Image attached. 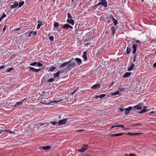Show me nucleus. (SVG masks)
Instances as JSON below:
<instances>
[{
	"instance_id": "nucleus-55",
	"label": "nucleus",
	"mask_w": 156,
	"mask_h": 156,
	"mask_svg": "<svg viewBox=\"0 0 156 156\" xmlns=\"http://www.w3.org/2000/svg\"><path fill=\"white\" fill-rule=\"evenodd\" d=\"M136 55H135V56L133 58V62H135L136 61Z\"/></svg>"
},
{
	"instance_id": "nucleus-61",
	"label": "nucleus",
	"mask_w": 156,
	"mask_h": 156,
	"mask_svg": "<svg viewBox=\"0 0 156 156\" xmlns=\"http://www.w3.org/2000/svg\"><path fill=\"white\" fill-rule=\"evenodd\" d=\"M31 34H30H30H29V35L28 36V37H31Z\"/></svg>"
},
{
	"instance_id": "nucleus-12",
	"label": "nucleus",
	"mask_w": 156,
	"mask_h": 156,
	"mask_svg": "<svg viewBox=\"0 0 156 156\" xmlns=\"http://www.w3.org/2000/svg\"><path fill=\"white\" fill-rule=\"evenodd\" d=\"M74 59L76 61L77 64L78 65L80 66L82 63V61L80 58H76Z\"/></svg>"
},
{
	"instance_id": "nucleus-40",
	"label": "nucleus",
	"mask_w": 156,
	"mask_h": 156,
	"mask_svg": "<svg viewBox=\"0 0 156 156\" xmlns=\"http://www.w3.org/2000/svg\"><path fill=\"white\" fill-rule=\"evenodd\" d=\"M106 96V94H101L99 95V97L101 98H103L105 97Z\"/></svg>"
},
{
	"instance_id": "nucleus-42",
	"label": "nucleus",
	"mask_w": 156,
	"mask_h": 156,
	"mask_svg": "<svg viewBox=\"0 0 156 156\" xmlns=\"http://www.w3.org/2000/svg\"><path fill=\"white\" fill-rule=\"evenodd\" d=\"M45 92H42V93L41 94L40 96L42 97H44L46 96L45 95Z\"/></svg>"
},
{
	"instance_id": "nucleus-29",
	"label": "nucleus",
	"mask_w": 156,
	"mask_h": 156,
	"mask_svg": "<svg viewBox=\"0 0 156 156\" xmlns=\"http://www.w3.org/2000/svg\"><path fill=\"white\" fill-rule=\"evenodd\" d=\"M115 29H116L114 28V27H112L111 28L110 30H111L112 32V35H113L115 33Z\"/></svg>"
},
{
	"instance_id": "nucleus-53",
	"label": "nucleus",
	"mask_w": 156,
	"mask_h": 156,
	"mask_svg": "<svg viewBox=\"0 0 156 156\" xmlns=\"http://www.w3.org/2000/svg\"><path fill=\"white\" fill-rule=\"evenodd\" d=\"M6 26H5L3 28V31L4 32L5 31L6 29Z\"/></svg>"
},
{
	"instance_id": "nucleus-34",
	"label": "nucleus",
	"mask_w": 156,
	"mask_h": 156,
	"mask_svg": "<svg viewBox=\"0 0 156 156\" xmlns=\"http://www.w3.org/2000/svg\"><path fill=\"white\" fill-rule=\"evenodd\" d=\"M55 80V78H51L49 79H48V83H51L53 82Z\"/></svg>"
},
{
	"instance_id": "nucleus-28",
	"label": "nucleus",
	"mask_w": 156,
	"mask_h": 156,
	"mask_svg": "<svg viewBox=\"0 0 156 156\" xmlns=\"http://www.w3.org/2000/svg\"><path fill=\"white\" fill-rule=\"evenodd\" d=\"M112 19L113 20V23L114 24V25H116V24L118 23L117 20H116L115 19L112 15Z\"/></svg>"
},
{
	"instance_id": "nucleus-24",
	"label": "nucleus",
	"mask_w": 156,
	"mask_h": 156,
	"mask_svg": "<svg viewBox=\"0 0 156 156\" xmlns=\"http://www.w3.org/2000/svg\"><path fill=\"white\" fill-rule=\"evenodd\" d=\"M68 71L66 70V68L65 69H62V70L58 71L57 72L58 73V74L59 75L60 74H61L63 73H67Z\"/></svg>"
},
{
	"instance_id": "nucleus-60",
	"label": "nucleus",
	"mask_w": 156,
	"mask_h": 156,
	"mask_svg": "<svg viewBox=\"0 0 156 156\" xmlns=\"http://www.w3.org/2000/svg\"><path fill=\"white\" fill-rule=\"evenodd\" d=\"M155 112H154V111H152V112H150V114H153V113H154Z\"/></svg>"
},
{
	"instance_id": "nucleus-31",
	"label": "nucleus",
	"mask_w": 156,
	"mask_h": 156,
	"mask_svg": "<svg viewBox=\"0 0 156 156\" xmlns=\"http://www.w3.org/2000/svg\"><path fill=\"white\" fill-rule=\"evenodd\" d=\"M24 1H21V2H20L19 3H18L19 7L20 8L21 7H22L24 4Z\"/></svg>"
},
{
	"instance_id": "nucleus-18",
	"label": "nucleus",
	"mask_w": 156,
	"mask_h": 156,
	"mask_svg": "<svg viewBox=\"0 0 156 156\" xmlns=\"http://www.w3.org/2000/svg\"><path fill=\"white\" fill-rule=\"evenodd\" d=\"M16 2L15 1V3L13 5H11L10 7L11 9H12L16 8L18 6V3H16Z\"/></svg>"
},
{
	"instance_id": "nucleus-54",
	"label": "nucleus",
	"mask_w": 156,
	"mask_h": 156,
	"mask_svg": "<svg viewBox=\"0 0 156 156\" xmlns=\"http://www.w3.org/2000/svg\"><path fill=\"white\" fill-rule=\"evenodd\" d=\"M114 82H112L111 84H110V86H109L108 87L109 88L110 87L112 86L113 84H114Z\"/></svg>"
},
{
	"instance_id": "nucleus-47",
	"label": "nucleus",
	"mask_w": 156,
	"mask_h": 156,
	"mask_svg": "<svg viewBox=\"0 0 156 156\" xmlns=\"http://www.w3.org/2000/svg\"><path fill=\"white\" fill-rule=\"evenodd\" d=\"M6 16V15L5 13H3L2 16H1V17L3 19Z\"/></svg>"
},
{
	"instance_id": "nucleus-39",
	"label": "nucleus",
	"mask_w": 156,
	"mask_h": 156,
	"mask_svg": "<svg viewBox=\"0 0 156 156\" xmlns=\"http://www.w3.org/2000/svg\"><path fill=\"white\" fill-rule=\"evenodd\" d=\"M120 94L119 93V92L118 91H117L112 93L111 94L112 95H114Z\"/></svg>"
},
{
	"instance_id": "nucleus-50",
	"label": "nucleus",
	"mask_w": 156,
	"mask_h": 156,
	"mask_svg": "<svg viewBox=\"0 0 156 156\" xmlns=\"http://www.w3.org/2000/svg\"><path fill=\"white\" fill-rule=\"evenodd\" d=\"M101 1V2H104V3H106V4L107 5V2L106 1V0H99Z\"/></svg>"
},
{
	"instance_id": "nucleus-10",
	"label": "nucleus",
	"mask_w": 156,
	"mask_h": 156,
	"mask_svg": "<svg viewBox=\"0 0 156 156\" xmlns=\"http://www.w3.org/2000/svg\"><path fill=\"white\" fill-rule=\"evenodd\" d=\"M56 67L55 66H51L50 67H48L46 68V70H48L49 72H51L53 71L56 69Z\"/></svg>"
},
{
	"instance_id": "nucleus-1",
	"label": "nucleus",
	"mask_w": 156,
	"mask_h": 156,
	"mask_svg": "<svg viewBox=\"0 0 156 156\" xmlns=\"http://www.w3.org/2000/svg\"><path fill=\"white\" fill-rule=\"evenodd\" d=\"M140 42V41L139 40H136L135 41H133L132 42V48H133V54H135L136 51V48L137 47V44H136L139 43Z\"/></svg>"
},
{
	"instance_id": "nucleus-8",
	"label": "nucleus",
	"mask_w": 156,
	"mask_h": 156,
	"mask_svg": "<svg viewBox=\"0 0 156 156\" xmlns=\"http://www.w3.org/2000/svg\"><path fill=\"white\" fill-rule=\"evenodd\" d=\"M124 134H125L126 135H129L130 136H133L135 135H139L141 134V133H124Z\"/></svg>"
},
{
	"instance_id": "nucleus-19",
	"label": "nucleus",
	"mask_w": 156,
	"mask_h": 156,
	"mask_svg": "<svg viewBox=\"0 0 156 156\" xmlns=\"http://www.w3.org/2000/svg\"><path fill=\"white\" fill-rule=\"evenodd\" d=\"M124 134V133H119L112 134L110 135L111 137L118 136H121Z\"/></svg>"
},
{
	"instance_id": "nucleus-56",
	"label": "nucleus",
	"mask_w": 156,
	"mask_h": 156,
	"mask_svg": "<svg viewBox=\"0 0 156 156\" xmlns=\"http://www.w3.org/2000/svg\"><path fill=\"white\" fill-rule=\"evenodd\" d=\"M153 66L154 68L156 67V62H155L153 65Z\"/></svg>"
},
{
	"instance_id": "nucleus-2",
	"label": "nucleus",
	"mask_w": 156,
	"mask_h": 156,
	"mask_svg": "<svg viewBox=\"0 0 156 156\" xmlns=\"http://www.w3.org/2000/svg\"><path fill=\"white\" fill-rule=\"evenodd\" d=\"M71 62L68 64L67 66L66 70L69 71L72 68H74L76 66V63L74 62Z\"/></svg>"
},
{
	"instance_id": "nucleus-59",
	"label": "nucleus",
	"mask_w": 156,
	"mask_h": 156,
	"mask_svg": "<svg viewBox=\"0 0 156 156\" xmlns=\"http://www.w3.org/2000/svg\"><path fill=\"white\" fill-rule=\"evenodd\" d=\"M77 89L76 90L74 91L72 93V95H73L76 92V91Z\"/></svg>"
},
{
	"instance_id": "nucleus-15",
	"label": "nucleus",
	"mask_w": 156,
	"mask_h": 156,
	"mask_svg": "<svg viewBox=\"0 0 156 156\" xmlns=\"http://www.w3.org/2000/svg\"><path fill=\"white\" fill-rule=\"evenodd\" d=\"M72 59H73L72 58V59H71L68 62H67L63 63H62V64L60 66V68H62L64 67L66 65H68V64L69 63L71 62V60Z\"/></svg>"
},
{
	"instance_id": "nucleus-4",
	"label": "nucleus",
	"mask_w": 156,
	"mask_h": 156,
	"mask_svg": "<svg viewBox=\"0 0 156 156\" xmlns=\"http://www.w3.org/2000/svg\"><path fill=\"white\" fill-rule=\"evenodd\" d=\"M88 145L87 144L84 145L81 148L78 149L77 151L79 152L82 153L88 149Z\"/></svg>"
},
{
	"instance_id": "nucleus-25",
	"label": "nucleus",
	"mask_w": 156,
	"mask_h": 156,
	"mask_svg": "<svg viewBox=\"0 0 156 156\" xmlns=\"http://www.w3.org/2000/svg\"><path fill=\"white\" fill-rule=\"evenodd\" d=\"M131 74V73L130 72H126L123 75V77L124 78H126L130 76Z\"/></svg>"
},
{
	"instance_id": "nucleus-36",
	"label": "nucleus",
	"mask_w": 156,
	"mask_h": 156,
	"mask_svg": "<svg viewBox=\"0 0 156 156\" xmlns=\"http://www.w3.org/2000/svg\"><path fill=\"white\" fill-rule=\"evenodd\" d=\"M13 68H10L8 69H7L6 70V72L7 73H8L10 72L12 69H13Z\"/></svg>"
},
{
	"instance_id": "nucleus-27",
	"label": "nucleus",
	"mask_w": 156,
	"mask_h": 156,
	"mask_svg": "<svg viewBox=\"0 0 156 156\" xmlns=\"http://www.w3.org/2000/svg\"><path fill=\"white\" fill-rule=\"evenodd\" d=\"M2 131H4L5 132L8 133L10 134L15 133L13 131H11L10 130H1Z\"/></svg>"
},
{
	"instance_id": "nucleus-41",
	"label": "nucleus",
	"mask_w": 156,
	"mask_h": 156,
	"mask_svg": "<svg viewBox=\"0 0 156 156\" xmlns=\"http://www.w3.org/2000/svg\"><path fill=\"white\" fill-rule=\"evenodd\" d=\"M43 66V65L41 64V63H40V62H37V66H38V67H39V66Z\"/></svg>"
},
{
	"instance_id": "nucleus-63",
	"label": "nucleus",
	"mask_w": 156,
	"mask_h": 156,
	"mask_svg": "<svg viewBox=\"0 0 156 156\" xmlns=\"http://www.w3.org/2000/svg\"><path fill=\"white\" fill-rule=\"evenodd\" d=\"M3 19V18H2L1 17L0 18V22Z\"/></svg>"
},
{
	"instance_id": "nucleus-16",
	"label": "nucleus",
	"mask_w": 156,
	"mask_h": 156,
	"mask_svg": "<svg viewBox=\"0 0 156 156\" xmlns=\"http://www.w3.org/2000/svg\"><path fill=\"white\" fill-rule=\"evenodd\" d=\"M29 68L30 69V71L31 70H33L34 72H39V71H41V69H35V68H34L33 67H30V66H29Z\"/></svg>"
},
{
	"instance_id": "nucleus-17",
	"label": "nucleus",
	"mask_w": 156,
	"mask_h": 156,
	"mask_svg": "<svg viewBox=\"0 0 156 156\" xmlns=\"http://www.w3.org/2000/svg\"><path fill=\"white\" fill-rule=\"evenodd\" d=\"M67 22L69 24H71L72 25H73L74 24V20L72 19H67Z\"/></svg>"
},
{
	"instance_id": "nucleus-22",
	"label": "nucleus",
	"mask_w": 156,
	"mask_h": 156,
	"mask_svg": "<svg viewBox=\"0 0 156 156\" xmlns=\"http://www.w3.org/2000/svg\"><path fill=\"white\" fill-rule=\"evenodd\" d=\"M100 84H95L93 86H92L90 88L91 89H95L97 88H99L100 87Z\"/></svg>"
},
{
	"instance_id": "nucleus-3",
	"label": "nucleus",
	"mask_w": 156,
	"mask_h": 156,
	"mask_svg": "<svg viewBox=\"0 0 156 156\" xmlns=\"http://www.w3.org/2000/svg\"><path fill=\"white\" fill-rule=\"evenodd\" d=\"M49 77V74L45 75L43 78L41 80V83L43 84H47L48 83V81Z\"/></svg>"
},
{
	"instance_id": "nucleus-11",
	"label": "nucleus",
	"mask_w": 156,
	"mask_h": 156,
	"mask_svg": "<svg viewBox=\"0 0 156 156\" xmlns=\"http://www.w3.org/2000/svg\"><path fill=\"white\" fill-rule=\"evenodd\" d=\"M132 109V107L131 106H129L127 108H126L124 109L125 114L126 115H127L129 113L130 111Z\"/></svg>"
},
{
	"instance_id": "nucleus-51",
	"label": "nucleus",
	"mask_w": 156,
	"mask_h": 156,
	"mask_svg": "<svg viewBox=\"0 0 156 156\" xmlns=\"http://www.w3.org/2000/svg\"><path fill=\"white\" fill-rule=\"evenodd\" d=\"M123 90V89L121 88H120V87H119V88L118 89V91L119 92H119Z\"/></svg>"
},
{
	"instance_id": "nucleus-45",
	"label": "nucleus",
	"mask_w": 156,
	"mask_h": 156,
	"mask_svg": "<svg viewBox=\"0 0 156 156\" xmlns=\"http://www.w3.org/2000/svg\"><path fill=\"white\" fill-rule=\"evenodd\" d=\"M57 122L56 121L52 122H50V123L52 124L53 125H55L57 124Z\"/></svg>"
},
{
	"instance_id": "nucleus-52",
	"label": "nucleus",
	"mask_w": 156,
	"mask_h": 156,
	"mask_svg": "<svg viewBox=\"0 0 156 156\" xmlns=\"http://www.w3.org/2000/svg\"><path fill=\"white\" fill-rule=\"evenodd\" d=\"M119 109L121 112H122L124 111V109L123 108H119Z\"/></svg>"
},
{
	"instance_id": "nucleus-38",
	"label": "nucleus",
	"mask_w": 156,
	"mask_h": 156,
	"mask_svg": "<svg viewBox=\"0 0 156 156\" xmlns=\"http://www.w3.org/2000/svg\"><path fill=\"white\" fill-rule=\"evenodd\" d=\"M67 17L68 18V19H72V16H71V15L70 13H68L67 14Z\"/></svg>"
},
{
	"instance_id": "nucleus-49",
	"label": "nucleus",
	"mask_w": 156,
	"mask_h": 156,
	"mask_svg": "<svg viewBox=\"0 0 156 156\" xmlns=\"http://www.w3.org/2000/svg\"><path fill=\"white\" fill-rule=\"evenodd\" d=\"M62 100H59L58 101H56V100H55V101H54L53 102H52L55 103H58L59 101H62Z\"/></svg>"
},
{
	"instance_id": "nucleus-35",
	"label": "nucleus",
	"mask_w": 156,
	"mask_h": 156,
	"mask_svg": "<svg viewBox=\"0 0 156 156\" xmlns=\"http://www.w3.org/2000/svg\"><path fill=\"white\" fill-rule=\"evenodd\" d=\"M50 33H49V34H48V36H49V39L51 41H52L54 39V37L53 36H50Z\"/></svg>"
},
{
	"instance_id": "nucleus-44",
	"label": "nucleus",
	"mask_w": 156,
	"mask_h": 156,
	"mask_svg": "<svg viewBox=\"0 0 156 156\" xmlns=\"http://www.w3.org/2000/svg\"><path fill=\"white\" fill-rule=\"evenodd\" d=\"M116 127H121L123 128H124V126L123 125H117L115 126Z\"/></svg>"
},
{
	"instance_id": "nucleus-46",
	"label": "nucleus",
	"mask_w": 156,
	"mask_h": 156,
	"mask_svg": "<svg viewBox=\"0 0 156 156\" xmlns=\"http://www.w3.org/2000/svg\"><path fill=\"white\" fill-rule=\"evenodd\" d=\"M129 156H137V155L133 153H130L129 154Z\"/></svg>"
},
{
	"instance_id": "nucleus-26",
	"label": "nucleus",
	"mask_w": 156,
	"mask_h": 156,
	"mask_svg": "<svg viewBox=\"0 0 156 156\" xmlns=\"http://www.w3.org/2000/svg\"><path fill=\"white\" fill-rule=\"evenodd\" d=\"M134 64L133 63H132V64L130 66V67L128 68L127 70L128 71H131L132 70H133V69L134 67Z\"/></svg>"
},
{
	"instance_id": "nucleus-57",
	"label": "nucleus",
	"mask_w": 156,
	"mask_h": 156,
	"mask_svg": "<svg viewBox=\"0 0 156 156\" xmlns=\"http://www.w3.org/2000/svg\"><path fill=\"white\" fill-rule=\"evenodd\" d=\"M95 98L96 99H97L98 98H100L99 97V95L98 96V95H96L95 96Z\"/></svg>"
},
{
	"instance_id": "nucleus-32",
	"label": "nucleus",
	"mask_w": 156,
	"mask_h": 156,
	"mask_svg": "<svg viewBox=\"0 0 156 156\" xmlns=\"http://www.w3.org/2000/svg\"><path fill=\"white\" fill-rule=\"evenodd\" d=\"M131 50V48L128 47H127L126 50V52L127 54H129L130 53Z\"/></svg>"
},
{
	"instance_id": "nucleus-20",
	"label": "nucleus",
	"mask_w": 156,
	"mask_h": 156,
	"mask_svg": "<svg viewBox=\"0 0 156 156\" xmlns=\"http://www.w3.org/2000/svg\"><path fill=\"white\" fill-rule=\"evenodd\" d=\"M37 23L38 24L36 28L37 29H40L41 26L43 25V24L42 23V21L40 20H38V21Z\"/></svg>"
},
{
	"instance_id": "nucleus-5",
	"label": "nucleus",
	"mask_w": 156,
	"mask_h": 156,
	"mask_svg": "<svg viewBox=\"0 0 156 156\" xmlns=\"http://www.w3.org/2000/svg\"><path fill=\"white\" fill-rule=\"evenodd\" d=\"M100 5H101L105 8L107 6V5L106 4V3L104 2H99L97 5H95L93 6L94 9L95 10L96 9L98 6Z\"/></svg>"
},
{
	"instance_id": "nucleus-64",
	"label": "nucleus",
	"mask_w": 156,
	"mask_h": 156,
	"mask_svg": "<svg viewBox=\"0 0 156 156\" xmlns=\"http://www.w3.org/2000/svg\"><path fill=\"white\" fill-rule=\"evenodd\" d=\"M125 156H129L128 155H127V154H125Z\"/></svg>"
},
{
	"instance_id": "nucleus-37",
	"label": "nucleus",
	"mask_w": 156,
	"mask_h": 156,
	"mask_svg": "<svg viewBox=\"0 0 156 156\" xmlns=\"http://www.w3.org/2000/svg\"><path fill=\"white\" fill-rule=\"evenodd\" d=\"M37 64V62H34L33 63H30V65L31 66H35Z\"/></svg>"
},
{
	"instance_id": "nucleus-13",
	"label": "nucleus",
	"mask_w": 156,
	"mask_h": 156,
	"mask_svg": "<svg viewBox=\"0 0 156 156\" xmlns=\"http://www.w3.org/2000/svg\"><path fill=\"white\" fill-rule=\"evenodd\" d=\"M147 108V106L144 107V108L141 110L138 113L140 114H142L150 110V109H147L145 108Z\"/></svg>"
},
{
	"instance_id": "nucleus-6",
	"label": "nucleus",
	"mask_w": 156,
	"mask_h": 156,
	"mask_svg": "<svg viewBox=\"0 0 156 156\" xmlns=\"http://www.w3.org/2000/svg\"><path fill=\"white\" fill-rule=\"evenodd\" d=\"M143 106V105L142 104L139 103L136 105L132 107V109H136L137 110H140L142 108Z\"/></svg>"
},
{
	"instance_id": "nucleus-14",
	"label": "nucleus",
	"mask_w": 156,
	"mask_h": 156,
	"mask_svg": "<svg viewBox=\"0 0 156 156\" xmlns=\"http://www.w3.org/2000/svg\"><path fill=\"white\" fill-rule=\"evenodd\" d=\"M87 51H85L83 52V55H82V57L83 58V60L84 61H86L87 60Z\"/></svg>"
},
{
	"instance_id": "nucleus-33",
	"label": "nucleus",
	"mask_w": 156,
	"mask_h": 156,
	"mask_svg": "<svg viewBox=\"0 0 156 156\" xmlns=\"http://www.w3.org/2000/svg\"><path fill=\"white\" fill-rule=\"evenodd\" d=\"M53 75L54 77L55 78H57V77L59 76V75L58 74V73H57V72L56 73L54 74H53Z\"/></svg>"
},
{
	"instance_id": "nucleus-9",
	"label": "nucleus",
	"mask_w": 156,
	"mask_h": 156,
	"mask_svg": "<svg viewBox=\"0 0 156 156\" xmlns=\"http://www.w3.org/2000/svg\"><path fill=\"white\" fill-rule=\"evenodd\" d=\"M62 28L65 29L66 30H68L69 28H70L72 29H73V27L68 24L66 23L63 25L62 27Z\"/></svg>"
},
{
	"instance_id": "nucleus-58",
	"label": "nucleus",
	"mask_w": 156,
	"mask_h": 156,
	"mask_svg": "<svg viewBox=\"0 0 156 156\" xmlns=\"http://www.w3.org/2000/svg\"><path fill=\"white\" fill-rule=\"evenodd\" d=\"M5 66H4V65H2V66H1L0 67V69L3 68Z\"/></svg>"
},
{
	"instance_id": "nucleus-48",
	"label": "nucleus",
	"mask_w": 156,
	"mask_h": 156,
	"mask_svg": "<svg viewBox=\"0 0 156 156\" xmlns=\"http://www.w3.org/2000/svg\"><path fill=\"white\" fill-rule=\"evenodd\" d=\"M21 27H18V28H16L15 29L14 31H16L19 30H20L21 29Z\"/></svg>"
},
{
	"instance_id": "nucleus-30",
	"label": "nucleus",
	"mask_w": 156,
	"mask_h": 156,
	"mask_svg": "<svg viewBox=\"0 0 156 156\" xmlns=\"http://www.w3.org/2000/svg\"><path fill=\"white\" fill-rule=\"evenodd\" d=\"M51 148V146H47L42 147V149L43 150H48Z\"/></svg>"
},
{
	"instance_id": "nucleus-23",
	"label": "nucleus",
	"mask_w": 156,
	"mask_h": 156,
	"mask_svg": "<svg viewBox=\"0 0 156 156\" xmlns=\"http://www.w3.org/2000/svg\"><path fill=\"white\" fill-rule=\"evenodd\" d=\"M59 25L58 22L55 21L54 23L53 26L54 28H56L57 29H58V27Z\"/></svg>"
},
{
	"instance_id": "nucleus-43",
	"label": "nucleus",
	"mask_w": 156,
	"mask_h": 156,
	"mask_svg": "<svg viewBox=\"0 0 156 156\" xmlns=\"http://www.w3.org/2000/svg\"><path fill=\"white\" fill-rule=\"evenodd\" d=\"M30 34H32L33 35H36L37 34V31H31Z\"/></svg>"
},
{
	"instance_id": "nucleus-21",
	"label": "nucleus",
	"mask_w": 156,
	"mask_h": 156,
	"mask_svg": "<svg viewBox=\"0 0 156 156\" xmlns=\"http://www.w3.org/2000/svg\"><path fill=\"white\" fill-rule=\"evenodd\" d=\"M23 101V100L21 99L20 101L16 102V104L14 105L13 107H16L17 106L22 105Z\"/></svg>"
},
{
	"instance_id": "nucleus-7",
	"label": "nucleus",
	"mask_w": 156,
	"mask_h": 156,
	"mask_svg": "<svg viewBox=\"0 0 156 156\" xmlns=\"http://www.w3.org/2000/svg\"><path fill=\"white\" fill-rule=\"evenodd\" d=\"M67 120V118L60 120L58 122V124L59 126L65 124L66 123Z\"/></svg>"
},
{
	"instance_id": "nucleus-62",
	"label": "nucleus",
	"mask_w": 156,
	"mask_h": 156,
	"mask_svg": "<svg viewBox=\"0 0 156 156\" xmlns=\"http://www.w3.org/2000/svg\"><path fill=\"white\" fill-rule=\"evenodd\" d=\"M116 127L115 126H112L111 127V129H112V128H114V127Z\"/></svg>"
}]
</instances>
